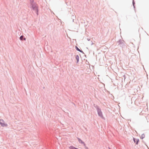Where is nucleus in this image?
<instances>
[{"instance_id": "nucleus-7", "label": "nucleus", "mask_w": 149, "mask_h": 149, "mask_svg": "<svg viewBox=\"0 0 149 149\" xmlns=\"http://www.w3.org/2000/svg\"><path fill=\"white\" fill-rule=\"evenodd\" d=\"M75 48L76 50L77 51L82 53L83 54H84V52L82 50L79 49L77 46H75Z\"/></svg>"}, {"instance_id": "nucleus-10", "label": "nucleus", "mask_w": 149, "mask_h": 149, "mask_svg": "<svg viewBox=\"0 0 149 149\" xmlns=\"http://www.w3.org/2000/svg\"><path fill=\"white\" fill-rule=\"evenodd\" d=\"M34 3H36L35 2H34V0H30V6H32V5L34 4Z\"/></svg>"}, {"instance_id": "nucleus-9", "label": "nucleus", "mask_w": 149, "mask_h": 149, "mask_svg": "<svg viewBox=\"0 0 149 149\" xmlns=\"http://www.w3.org/2000/svg\"><path fill=\"white\" fill-rule=\"evenodd\" d=\"M76 59L77 60V63H78L79 62V57L78 55H77L75 57Z\"/></svg>"}, {"instance_id": "nucleus-18", "label": "nucleus", "mask_w": 149, "mask_h": 149, "mask_svg": "<svg viewBox=\"0 0 149 149\" xmlns=\"http://www.w3.org/2000/svg\"><path fill=\"white\" fill-rule=\"evenodd\" d=\"M109 149H111L110 148H109Z\"/></svg>"}, {"instance_id": "nucleus-13", "label": "nucleus", "mask_w": 149, "mask_h": 149, "mask_svg": "<svg viewBox=\"0 0 149 149\" xmlns=\"http://www.w3.org/2000/svg\"><path fill=\"white\" fill-rule=\"evenodd\" d=\"M135 2H134V0H133V1H132V4H133V6L134 7V8H135Z\"/></svg>"}, {"instance_id": "nucleus-12", "label": "nucleus", "mask_w": 149, "mask_h": 149, "mask_svg": "<svg viewBox=\"0 0 149 149\" xmlns=\"http://www.w3.org/2000/svg\"><path fill=\"white\" fill-rule=\"evenodd\" d=\"M145 134H143L141 135V136L140 138L142 139H143V138H145Z\"/></svg>"}, {"instance_id": "nucleus-17", "label": "nucleus", "mask_w": 149, "mask_h": 149, "mask_svg": "<svg viewBox=\"0 0 149 149\" xmlns=\"http://www.w3.org/2000/svg\"><path fill=\"white\" fill-rule=\"evenodd\" d=\"M93 43L92 42V44H91V45H93Z\"/></svg>"}, {"instance_id": "nucleus-4", "label": "nucleus", "mask_w": 149, "mask_h": 149, "mask_svg": "<svg viewBox=\"0 0 149 149\" xmlns=\"http://www.w3.org/2000/svg\"><path fill=\"white\" fill-rule=\"evenodd\" d=\"M0 124L3 127H7L8 124L4 123V120L3 119H0Z\"/></svg>"}, {"instance_id": "nucleus-14", "label": "nucleus", "mask_w": 149, "mask_h": 149, "mask_svg": "<svg viewBox=\"0 0 149 149\" xmlns=\"http://www.w3.org/2000/svg\"><path fill=\"white\" fill-rule=\"evenodd\" d=\"M86 64H88L89 63V62L87 61H86Z\"/></svg>"}, {"instance_id": "nucleus-8", "label": "nucleus", "mask_w": 149, "mask_h": 149, "mask_svg": "<svg viewBox=\"0 0 149 149\" xmlns=\"http://www.w3.org/2000/svg\"><path fill=\"white\" fill-rule=\"evenodd\" d=\"M19 39L21 40H25V38L23 35L19 37Z\"/></svg>"}, {"instance_id": "nucleus-3", "label": "nucleus", "mask_w": 149, "mask_h": 149, "mask_svg": "<svg viewBox=\"0 0 149 149\" xmlns=\"http://www.w3.org/2000/svg\"><path fill=\"white\" fill-rule=\"evenodd\" d=\"M117 42L118 43V45H119L120 47L122 48L125 47L126 46L125 42L123 40L120 39Z\"/></svg>"}, {"instance_id": "nucleus-1", "label": "nucleus", "mask_w": 149, "mask_h": 149, "mask_svg": "<svg viewBox=\"0 0 149 149\" xmlns=\"http://www.w3.org/2000/svg\"><path fill=\"white\" fill-rule=\"evenodd\" d=\"M93 106L97 111L98 116L101 117L102 118H103L104 117L100 108L99 106L96 104H94Z\"/></svg>"}, {"instance_id": "nucleus-15", "label": "nucleus", "mask_w": 149, "mask_h": 149, "mask_svg": "<svg viewBox=\"0 0 149 149\" xmlns=\"http://www.w3.org/2000/svg\"><path fill=\"white\" fill-rule=\"evenodd\" d=\"M84 146L85 149H89L87 147H86V146Z\"/></svg>"}, {"instance_id": "nucleus-11", "label": "nucleus", "mask_w": 149, "mask_h": 149, "mask_svg": "<svg viewBox=\"0 0 149 149\" xmlns=\"http://www.w3.org/2000/svg\"><path fill=\"white\" fill-rule=\"evenodd\" d=\"M69 148L70 149H79L78 148H75L72 146H70L69 147Z\"/></svg>"}, {"instance_id": "nucleus-19", "label": "nucleus", "mask_w": 149, "mask_h": 149, "mask_svg": "<svg viewBox=\"0 0 149 149\" xmlns=\"http://www.w3.org/2000/svg\"><path fill=\"white\" fill-rule=\"evenodd\" d=\"M72 20H73V22H74V19H73Z\"/></svg>"}, {"instance_id": "nucleus-16", "label": "nucleus", "mask_w": 149, "mask_h": 149, "mask_svg": "<svg viewBox=\"0 0 149 149\" xmlns=\"http://www.w3.org/2000/svg\"><path fill=\"white\" fill-rule=\"evenodd\" d=\"M87 40L88 41H89L90 40V39H89V38H87Z\"/></svg>"}, {"instance_id": "nucleus-5", "label": "nucleus", "mask_w": 149, "mask_h": 149, "mask_svg": "<svg viewBox=\"0 0 149 149\" xmlns=\"http://www.w3.org/2000/svg\"><path fill=\"white\" fill-rule=\"evenodd\" d=\"M77 139L78 140L79 142L82 144H83L84 146H85L86 144L84 142L81 140V139L78 137H77Z\"/></svg>"}, {"instance_id": "nucleus-2", "label": "nucleus", "mask_w": 149, "mask_h": 149, "mask_svg": "<svg viewBox=\"0 0 149 149\" xmlns=\"http://www.w3.org/2000/svg\"><path fill=\"white\" fill-rule=\"evenodd\" d=\"M31 8L34 11H35L37 15H38V5L36 3H34L31 6Z\"/></svg>"}, {"instance_id": "nucleus-6", "label": "nucleus", "mask_w": 149, "mask_h": 149, "mask_svg": "<svg viewBox=\"0 0 149 149\" xmlns=\"http://www.w3.org/2000/svg\"><path fill=\"white\" fill-rule=\"evenodd\" d=\"M133 140L134 142L136 143V144H138V143L139 141V139H136L133 138Z\"/></svg>"}]
</instances>
